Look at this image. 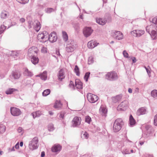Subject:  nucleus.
Masks as SVG:
<instances>
[{"label":"nucleus","mask_w":157,"mask_h":157,"mask_svg":"<svg viewBox=\"0 0 157 157\" xmlns=\"http://www.w3.org/2000/svg\"><path fill=\"white\" fill-rule=\"evenodd\" d=\"M156 25H151L149 26H147L146 27V31L150 33L152 29H156Z\"/></svg>","instance_id":"nucleus-22"},{"label":"nucleus","mask_w":157,"mask_h":157,"mask_svg":"<svg viewBox=\"0 0 157 157\" xmlns=\"http://www.w3.org/2000/svg\"><path fill=\"white\" fill-rule=\"evenodd\" d=\"M45 156V152L44 151H42L41 153V157H44Z\"/></svg>","instance_id":"nucleus-61"},{"label":"nucleus","mask_w":157,"mask_h":157,"mask_svg":"<svg viewBox=\"0 0 157 157\" xmlns=\"http://www.w3.org/2000/svg\"><path fill=\"white\" fill-rule=\"evenodd\" d=\"M62 105L60 100H56L55 103L54 107L55 108L60 109L62 108Z\"/></svg>","instance_id":"nucleus-24"},{"label":"nucleus","mask_w":157,"mask_h":157,"mask_svg":"<svg viewBox=\"0 0 157 157\" xmlns=\"http://www.w3.org/2000/svg\"><path fill=\"white\" fill-rule=\"evenodd\" d=\"M89 137V134L86 132H85L83 134L82 137L84 139H87Z\"/></svg>","instance_id":"nucleus-44"},{"label":"nucleus","mask_w":157,"mask_h":157,"mask_svg":"<svg viewBox=\"0 0 157 157\" xmlns=\"http://www.w3.org/2000/svg\"><path fill=\"white\" fill-rule=\"evenodd\" d=\"M62 34L64 40L65 42L67 41L68 40V36L67 33L65 31H63Z\"/></svg>","instance_id":"nucleus-36"},{"label":"nucleus","mask_w":157,"mask_h":157,"mask_svg":"<svg viewBox=\"0 0 157 157\" xmlns=\"http://www.w3.org/2000/svg\"><path fill=\"white\" fill-rule=\"evenodd\" d=\"M41 51L43 53H46L47 52L46 48L44 47H43L41 49Z\"/></svg>","instance_id":"nucleus-54"},{"label":"nucleus","mask_w":157,"mask_h":157,"mask_svg":"<svg viewBox=\"0 0 157 157\" xmlns=\"http://www.w3.org/2000/svg\"><path fill=\"white\" fill-rule=\"evenodd\" d=\"M19 3L23 4L27 3L29 0H17Z\"/></svg>","instance_id":"nucleus-43"},{"label":"nucleus","mask_w":157,"mask_h":157,"mask_svg":"<svg viewBox=\"0 0 157 157\" xmlns=\"http://www.w3.org/2000/svg\"><path fill=\"white\" fill-rule=\"evenodd\" d=\"M75 86L77 89H82V83L79 79H77L75 80Z\"/></svg>","instance_id":"nucleus-21"},{"label":"nucleus","mask_w":157,"mask_h":157,"mask_svg":"<svg viewBox=\"0 0 157 157\" xmlns=\"http://www.w3.org/2000/svg\"><path fill=\"white\" fill-rule=\"evenodd\" d=\"M151 95L154 98H157V90H152L151 93Z\"/></svg>","instance_id":"nucleus-34"},{"label":"nucleus","mask_w":157,"mask_h":157,"mask_svg":"<svg viewBox=\"0 0 157 157\" xmlns=\"http://www.w3.org/2000/svg\"><path fill=\"white\" fill-rule=\"evenodd\" d=\"M146 109L144 108H141L138 110L136 114L138 116L145 114L146 112Z\"/></svg>","instance_id":"nucleus-27"},{"label":"nucleus","mask_w":157,"mask_h":157,"mask_svg":"<svg viewBox=\"0 0 157 157\" xmlns=\"http://www.w3.org/2000/svg\"><path fill=\"white\" fill-rule=\"evenodd\" d=\"M129 122L130 125L131 127L133 126L136 124V121L132 115L129 117Z\"/></svg>","instance_id":"nucleus-29"},{"label":"nucleus","mask_w":157,"mask_h":157,"mask_svg":"<svg viewBox=\"0 0 157 157\" xmlns=\"http://www.w3.org/2000/svg\"><path fill=\"white\" fill-rule=\"evenodd\" d=\"M69 85L71 87L73 88L74 87V83L72 81H70Z\"/></svg>","instance_id":"nucleus-56"},{"label":"nucleus","mask_w":157,"mask_h":157,"mask_svg":"<svg viewBox=\"0 0 157 157\" xmlns=\"http://www.w3.org/2000/svg\"><path fill=\"white\" fill-rule=\"evenodd\" d=\"M122 152L124 154H130L128 150L127 149H123L122 151Z\"/></svg>","instance_id":"nucleus-49"},{"label":"nucleus","mask_w":157,"mask_h":157,"mask_svg":"<svg viewBox=\"0 0 157 157\" xmlns=\"http://www.w3.org/2000/svg\"><path fill=\"white\" fill-rule=\"evenodd\" d=\"M122 96L121 95H118L115 97L112 98V101L114 103H116L121 101L122 98Z\"/></svg>","instance_id":"nucleus-28"},{"label":"nucleus","mask_w":157,"mask_h":157,"mask_svg":"<svg viewBox=\"0 0 157 157\" xmlns=\"http://www.w3.org/2000/svg\"><path fill=\"white\" fill-rule=\"evenodd\" d=\"M75 48L74 45L72 43L67 45L66 48V49L68 52H72L74 51Z\"/></svg>","instance_id":"nucleus-19"},{"label":"nucleus","mask_w":157,"mask_h":157,"mask_svg":"<svg viewBox=\"0 0 157 157\" xmlns=\"http://www.w3.org/2000/svg\"><path fill=\"white\" fill-rule=\"evenodd\" d=\"M112 36L115 39L118 40H121L123 38V33L118 31H114L113 32Z\"/></svg>","instance_id":"nucleus-7"},{"label":"nucleus","mask_w":157,"mask_h":157,"mask_svg":"<svg viewBox=\"0 0 157 157\" xmlns=\"http://www.w3.org/2000/svg\"><path fill=\"white\" fill-rule=\"evenodd\" d=\"M98 44L96 41L91 40L88 43L87 46L89 48L92 49L97 46Z\"/></svg>","instance_id":"nucleus-17"},{"label":"nucleus","mask_w":157,"mask_h":157,"mask_svg":"<svg viewBox=\"0 0 157 157\" xmlns=\"http://www.w3.org/2000/svg\"><path fill=\"white\" fill-rule=\"evenodd\" d=\"M90 74V72H86L84 76V78L86 80V82H87L88 81V78L89 77Z\"/></svg>","instance_id":"nucleus-42"},{"label":"nucleus","mask_w":157,"mask_h":157,"mask_svg":"<svg viewBox=\"0 0 157 157\" xmlns=\"http://www.w3.org/2000/svg\"><path fill=\"white\" fill-rule=\"evenodd\" d=\"M8 15V13L5 11L2 12L1 14V17L2 18L5 19L6 18Z\"/></svg>","instance_id":"nucleus-32"},{"label":"nucleus","mask_w":157,"mask_h":157,"mask_svg":"<svg viewBox=\"0 0 157 157\" xmlns=\"http://www.w3.org/2000/svg\"><path fill=\"white\" fill-rule=\"evenodd\" d=\"M22 130V128L21 127H19L17 129V131L19 132H21Z\"/></svg>","instance_id":"nucleus-62"},{"label":"nucleus","mask_w":157,"mask_h":157,"mask_svg":"<svg viewBox=\"0 0 157 157\" xmlns=\"http://www.w3.org/2000/svg\"><path fill=\"white\" fill-rule=\"evenodd\" d=\"M21 74L18 71H13L10 75V78L11 79H19L21 76Z\"/></svg>","instance_id":"nucleus-12"},{"label":"nucleus","mask_w":157,"mask_h":157,"mask_svg":"<svg viewBox=\"0 0 157 157\" xmlns=\"http://www.w3.org/2000/svg\"><path fill=\"white\" fill-rule=\"evenodd\" d=\"M123 54L124 56V57L126 58H129L128 54L126 50H124L123 51Z\"/></svg>","instance_id":"nucleus-48"},{"label":"nucleus","mask_w":157,"mask_h":157,"mask_svg":"<svg viewBox=\"0 0 157 157\" xmlns=\"http://www.w3.org/2000/svg\"><path fill=\"white\" fill-rule=\"evenodd\" d=\"M33 22H29V25L28 27L30 29L32 27V26H33Z\"/></svg>","instance_id":"nucleus-53"},{"label":"nucleus","mask_w":157,"mask_h":157,"mask_svg":"<svg viewBox=\"0 0 157 157\" xmlns=\"http://www.w3.org/2000/svg\"><path fill=\"white\" fill-rule=\"evenodd\" d=\"M24 74L25 75L29 77H31L33 75V73L30 71H29L27 68H24Z\"/></svg>","instance_id":"nucleus-26"},{"label":"nucleus","mask_w":157,"mask_h":157,"mask_svg":"<svg viewBox=\"0 0 157 157\" xmlns=\"http://www.w3.org/2000/svg\"><path fill=\"white\" fill-rule=\"evenodd\" d=\"M58 77L60 81H62V79L64 78L65 76L63 69H61L59 71L58 73Z\"/></svg>","instance_id":"nucleus-20"},{"label":"nucleus","mask_w":157,"mask_h":157,"mask_svg":"<svg viewBox=\"0 0 157 157\" xmlns=\"http://www.w3.org/2000/svg\"><path fill=\"white\" fill-rule=\"evenodd\" d=\"M36 76L40 77L42 80H45L47 78V72L45 71L43 73L37 75Z\"/></svg>","instance_id":"nucleus-25"},{"label":"nucleus","mask_w":157,"mask_h":157,"mask_svg":"<svg viewBox=\"0 0 157 157\" xmlns=\"http://www.w3.org/2000/svg\"><path fill=\"white\" fill-rule=\"evenodd\" d=\"M6 127L3 124L0 125V133L4 132L6 131Z\"/></svg>","instance_id":"nucleus-39"},{"label":"nucleus","mask_w":157,"mask_h":157,"mask_svg":"<svg viewBox=\"0 0 157 157\" xmlns=\"http://www.w3.org/2000/svg\"><path fill=\"white\" fill-rule=\"evenodd\" d=\"M33 27L35 30L38 32L39 31L40 28V24L38 21H35L33 23Z\"/></svg>","instance_id":"nucleus-16"},{"label":"nucleus","mask_w":157,"mask_h":157,"mask_svg":"<svg viewBox=\"0 0 157 157\" xmlns=\"http://www.w3.org/2000/svg\"><path fill=\"white\" fill-rule=\"evenodd\" d=\"M155 29H152L151 33H150L149 34L150 35L153 40H155L156 39L157 33Z\"/></svg>","instance_id":"nucleus-31"},{"label":"nucleus","mask_w":157,"mask_h":157,"mask_svg":"<svg viewBox=\"0 0 157 157\" xmlns=\"http://www.w3.org/2000/svg\"><path fill=\"white\" fill-rule=\"evenodd\" d=\"M91 120V118L89 116H86L85 117V121L88 124H90Z\"/></svg>","instance_id":"nucleus-45"},{"label":"nucleus","mask_w":157,"mask_h":157,"mask_svg":"<svg viewBox=\"0 0 157 157\" xmlns=\"http://www.w3.org/2000/svg\"><path fill=\"white\" fill-rule=\"evenodd\" d=\"M19 143L18 142L14 146V147L16 149H18L19 148Z\"/></svg>","instance_id":"nucleus-57"},{"label":"nucleus","mask_w":157,"mask_h":157,"mask_svg":"<svg viewBox=\"0 0 157 157\" xmlns=\"http://www.w3.org/2000/svg\"><path fill=\"white\" fill-rule=\"evenodd\" d=\"M133 63H135L136 62V59L135 57H133L132 58Z\"/></svg>","instance_id":"nucleus-60"},{"label":"nucleus","mask_w":157,"mask_h":157,"mask_svg":"<svg viewBox=\"0 0 157 157\" xmlns=\"http://www.w3.org/2000/svg\"><path fill=\"white\" fill-rule=\"evenodd\" d=\"M65 113L64 112H61L60 114V117L62 118H63L64 117Z\"/></svg>","instance_id":"nucleus-55"},{"label":"nucleus","mask_w":157,"mask_h":157,"mask_svg":"<svg viewBox=\"0 0 157 157\" xmlns=\"http://www.w3.org/2000/svg\"><path fill=\"white\" fill-rule=\"evenodd\" d=\"M10 110L11 114L14 116H19L21 113V112L20 109L16 107H11Z\"/></svg>","instance_id":"nucleus-8"},{"label":"nucleus","mask_w":157,"mask_h":157,"mask_svg":"<svg viewBox=\"0 0 157 157\" xmlns=\"http://www.w3.org/2000/svg\"><path fill=\"white\" fill-rule=\"evenodd\" d=\"M31 59L32 62L35 65L38 63L39 59L37 57L33 56H32Z\"/></svg>","instance_id":"nucleus-30"},{"label":"nucleus","mask_w":157,"mask_h":157,"mask_svg":"<svg viewBox=\"0 0 157 157\" xmlns=\"http://www.w3.org/2000/svg\"><path fill=\"white\" fill-rule=\"evenodd\" d=\"M6 28V26L4 25H2L0 27V30L3 33Z\"/></svg>","instance_id":"nucleus-50"},{"label":"nucleus","mask_w":157,"mask_h":157,"mask_svg":"<svg viewBox=\"0 0 157 157\" xmlns=\"http://www.w3.org/2000/svg\"><path fill=\"white\" fill-rule=\"evenodd\" d=\"M106 78L108 80L113 81L118 78V76L117 73L115 72H110L106 74Z\"/></svg>","instance_id":"nucleus-4"},{"label":"nucleus","mask_w":157,"mask_h":157,"mask_svg":"<svg viewBox=\"0 0 157 157\" xmlns=\"http://www.w3.org/2000/svg\"><path fill=\"white\" fill-rule=\"evenodd\" d=\"M56 54H57V55H59V56H60V54L59 52V51H56Z\"/></svg>","instance_id":"nucleus-64"},{"label":"nucleus","mask_w":157,"mask_h":157,"mask_svg":"<svg viewBox=\"0 0 157 157\" xmlns=\"http://www.w3.org/2000/svg\"><path fill=\"white\" fill-rule=\"evenodd\" d=\"M62 149V147L59 144H55L52 148V151L56 154L59 152Z\"/></svg>","instance_id":"nucleus-14"},{"label":"nucleus","mask_w":157,"mask_h":157,"mask_svg":"<svg viewBox=\"0 0 157 157\" xmlns=\"http://www.w3.org/2000/svg\"><path fill=\"white\" fill-rule=\"evenodd\" d=\"M74 71L77 75L78 76H79L80 73L79 72V69L77 65L75 66Z\"/></svg>","instance_id":"nucleus-38"},{"label":"nucleus","mask_w":157,"mask_h":157,"mask_svg":"<svg viewBox=\"0 0 157 157\" xmlns=\"http://www.w3.org/2000/svg\"><path fill=\"white\" fill-rule=\"evenodd\" d=\"M37 53V50L36 49L35 47H32L29 49L28 50V54H31V56H34V55L35 54H36Z\"/></svg>","instance_id":"nucleus-23"},{"label":"nucleus","mask_w":157,"mask_h":157,"mask_svg":"<svg viewBox=\"0 0 157 157\" xmlns=\"http://www.w3.org/2000/svg\"><path fill=\"white\" fill-rule=\"evenodd\" d=\"M31 115L34 118L37 117H39L41 115V113L39 111H37L32 113Z\"/></svg>","instance_id":"nucleus-33"},{"label":"nucleus","mask_w":157,"mask_h":157,"mask_svg":"<svg viewBox=\"0 0 157 157\" xmlns=\"http://www.w3.org/2000/svg\"><path fill=\"white\" fill-rule=\"evenodd\" d=\"M154 123L155 125L157 126V114L154 117Z\"/></svg>","instance_id":"nucleus-51"},{"label":"nucleus","mask_w":157,"mask_h":157,"mask_svg":"<svg viewBox=\"0 0 157 157\" xmlns=\"http://www.w3.org/2000/svg\"><path fill=\"white\" fill-rule=\"evenodd\" d=\"M100 113L102 116L105 117L107 112V109L105 106L101 105L99 110Z\"/></svg>","instance_id":"nucleus-15"},{"label":"nucleus","mask_w":157,"mask_h":157,"mask_svg":"<svg viewBox=\"0 0 157 157\" xmlns=\"http://www.w3.org/2000/svg\"><path fill=\"white\" fill-rule=\"evenodd\" d=\"M144 33V31L142 30H135L131 32V34L136 37L141 36Z\"/></svg>","instance_id":"nucleus-9"},{"label":"nucleus","mask_w":157,"mask_h":157,"mask_svg":"<svg viewBox=\"0 0 157 157\" xmlns=\"http://www.w3.org/2000/svg\"><path fill=\"white\" fill-rule=\"evenodd\" d=\"M145 128L147 130H148L150 129V128H151V126L150 125H146L145 126Z\"/></svg>","instance_id":"nucleus-59"},{"label":"nucleus","mask_w":157,"mask_h":157,"mask_svg":"<svg viewBox=\"0 0 157 157\" xmlns=\"http://www.w3.org/2000/svg\"><path fill=\"white\" fill-rule=\"evenodd\" d=\"M38 140L37 137H35L29 142V147L30 150H33L37 149L38 147Z\"/></svg>","instance_id":"nucleus-2"},{"label":"nucleus","mask_w":157,"mask_h":157,"mask_svg":"<svg viewBox=\"0 0 157 157\" xmlns=\"http://www.w3.org/2000/svg\"><path fill=\"white\" fill-rule=\"evenodd\" d=\"M150 21H152V22L155 25H157V17H155L153 18L152 19H149ZM156 27L157 28V25H156Z\"/></svg>","instance_id":"nucleus-40"},{"label":"nucleus","mask_w":157,"mask_h":157,"mask_svg":"<svg viewBox=\"0 0 157 157\" xmlns=\"http://www.w3.org/2000/svg\"><path fill=\"white\" fill-rule=\"evenodd\" d=\"M48 33L46 32L39 33L37 36L38 40L40 42H44L48 40Z\"/></svg>","instance_id":"nucleus-3"},{"label":"nucleus","mask_w":157,"mask_h":157,"mask_svg":"<svg viewBox=\"0 0 157 157\" xmlns=\"http://www.w3.org/2000/svg\"><path fill=\"white\" fill-rule=\"evenodd\" d=\"M50 90L49 89H47L45 90L42 93V95L44 96H46L50 94Z\"/></svg>","instance_id":"nucleus-37"},{"label":"nucleus","mask_w":157,"mask_h":157,"mask_svg":"<svg viewBox=\"0 0 157 157\" xmlns=\"http://www.w3.org/2000/svg\"><path fill=\"white\" fill-rule=\"evenodd\" d=\"M54 129L53 125L52 124H49L48 126V129L49 131H52Z\"/></svg>","instance_id":"nucleus-41"},{"label":"nucleus","mask_w":157,"mask_h":157,"mask_svg":"<svg viewBox=\"0 0 157 157\" xmlns=\"http://www.w3.org/2000/svg\"><path fill=\"white\" fill-rule=\"evenodd\" d=\"M57 39V36L55 32L52 33L48 36V40L51 42L53 43L56 42Z\"/></svg>","instance_id":"nucleus-13"},{"label":"nucleus","mask_w":157,"mask_h":157,"mask_svg":"<svg viewBox=\"0 0 157 157\" xmlns=\"http://www.w3.org/2000/svg\"><path fill=\"white\" fill-rule=\"evenodd\" d=\"M16 90H17L14 88H10L6 91V93L7 94H11L14 91Z\"/></svg>","instance_id":"nucleus-35"},{"label":"nucleus","mask_w":157,"mask_h":157,"mask_svg":"<svg viewBox=\"0 0 157 157\" xmlns=\"http://www.w3.org/2000/svg\"><path fill=\"white\" fill-rule=\"evenodd\" d=\"M81 121V118L79 117H75L72 121V126L73 127H76L79 125Z\"/></svg>","instance_id":"nucleus-10"},{"label":"nucleus","mask_w":157,"mask_h":157,"mask_svg":"<svg viewBox=\"0 0 157 157\" xmlns=\"http://www.w3.org/2000/svg\"><path fill=\"white\" fill-rule=\"evenodd\" d=\"M94 62L93 58L92 57L90 56L89 57L88 60V63L89 64H90L93 63Z\"/></svg>","instance_id":"nucleus-46"},{"label":"nucleus","mask_w":157,"mask_h":157,"mask_svg":"<svg viewBox=\"0 0 157 157\" xmlns=\"http://www.w3.org/2000/svg\"><path fill=\"white\" fill-rule=\"evenodd\" d=\"M124 122L121 119H117L114 121L113 124V129L114 132H117L119 131L121 128Z\"/></svg>","instance_id":"nucleus-1"},{"label":"nucleus","mask_w":157,"mask_h":157,"mask_svg":"<svg viewBox=\"0 0 157 157\" xmlns=\"http://www.w3.org/2000/svg\"><path fill=\"white\" fill-rule=\"evenodd\" d=\"M25 19L24 18H23V17L20 18V19H19V21L21 23H23L25 22Z\"/></svg>","instance_id":"nucleus-52"},{"label":"nucleus","mask_w":157,"mask_h":157,"mask_svg":"<svg viewBox=\"0 0 157 157\" xmlns=\"http://www.w3.org/2000/svg\"><path fill=\"white\" fill-rule=\"evenodd\" d=\"M54 11V9L52 8H48L46 10V11L47 13H50Z\"/></svg>","instance_id":"nucleus-47"},{"label":"nucleus","mask_w":157,"mask_h":157,"mask_svg":"<svg viewBox=\"0 0 157 157\" xmlns=\"http://www.w3.org/2000/svg\"><path fill=\"white\" fill-rule=\"evenodd\" d=\"M93 31V30L91 28L86 27L84 29L83 32L84 36L86 37H87L91 35Z\"/></svg>","instance_id":"nucleus-11"},{"label":"nucleus","mask_w":157,"mask_h":157,"mask_svg":"<svg viewBox=\"0 0 157 157\" xmlns=\"http://www.w3.org/2000/svg\"><path fill=\"white\" fill-rule=\"evenodd\" d=\"M128 102L127 101H124L122 102L118 105L117 108V110L118 111H124L128 108Z\"/></svg>","instance_id":"nucleus-5"},{"label":"nucleus","mask_w":157,"mask_h":157,"mask_svg":"<svg viewBox=\"0 0 157 157\" xmlns=\"http://www.w3.org/2000/svg\"><path fill=\"white\" fill-rule=\"evenodd\" d=\"M87 98L88 101L91 103L95 102L98 99V98L97 96L90 93L87 94Z\"/></svg>","instance_id":"nucleus-6"},{"label":"nucleus","mask_w":157,"mask_h":157,"mask_svg":"<svg viewBox=\"0 0 157 157\" xmlns=\"http://www.w3.org/2000/svg\"><path fill=\"white\" fill-rule=\"evenodd\" d=\"M96 22L97 23L101 25H104L106 23L107 21L105 19L97 18L96 19Z\"/></svg>","instance_id":"nucleus-18"},{"label":"nucleus","mask_w":157,"mask_h":157,"mask_svg":"<svg viewBox=\"0 0 157 157\" xmlns=\"http://www.w3.org/2000/svg\"><path fill=\"white\" fill-rule=\"evenodd\" d=\"M15 151L14 147H13L11 149L9 148V151L11 152L12 151Z\"/></svg>","instance_id":"nucleus-58"},{"label":"nucleus","mask_w":157,"mask_h":157,"mask_svg":"<svg viewBox=\"0 0 157 157\" xmlns=\"http://www.w3.org/2000/svg\"><path fill=\"white\" fill-rule=\"evenodd\" d=\"M128 92L130 93H132V89L130 88H129L128 89Z\"/></svg>","instance_id":"nucleus-63"}]
</instances>
